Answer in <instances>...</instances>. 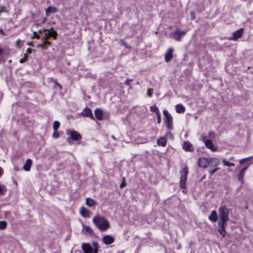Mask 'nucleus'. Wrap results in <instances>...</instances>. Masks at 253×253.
Masks as SVG:
<instances>
[{
  "instance_id": "1",
  "label": "nucleus",
  "mask_w": 253,
  "mask_h": 253,
  "mask_svg": "<svg viewBox=\"0 0 253 253\" xmlns=\"http://www.w3.org/2000/svg\"><path fill=\"white\" fill-rule=\"evenodd\" d=\"M92 221L101 231H105L110 227L108 220L103 216L96 215L93 218Z\"/></svg>"
},
{
  "instance_id": "2",
  "label": "nucleus",
  "mask_w": 253,
  "mask_h": 253,
  "mask_svg": "<svg viewBox=\"0 0 253 253\" xmlns=\"http://www.w3.org/2000/svg\"><path fill=\"white\" fill-rule=\"evenodd\" d=\"M219 214L221 221L226 222L229 220V210L225 206H221L218 209Z\"/></svg>"
},
{
  "instance_id": "3",
  "label": "nucleus",
  "mask_w": 253,
  "mask_h": 253,
  "mask_svg": "<svg viewBox=\"0 0 253 253\" xmlns=\"http://www.w3.org/2000/svg\"><path fill=\"white\" fill-rule=\"evenodd\" d=\"M66 133L67 135H70L67 139V140L69 143L71 142V140L73 141H78L82 139V136L76 130H72L70 131L69 129H67L66 130Z\"/></svg>"
},
{
  "instance_id": "4",
  "label": "nucleus",
  "mask_w": 253,
  "mask_h": 253,
  "mask_svg": "<svg viewBox=\"0 0 253 253\" xmlns=\"http://www.w3.org/2000/svg\"><path fill=\"white\" fill-rule=\"evenodd\" d=\"M180 186L182 188L185 187V183L187 181V175L188 173V168L187 167H184L180 172Z\"/></svg>"
},
{
  "instance_id": "5",
  "label": "nucleus",
  "mask_w": 253,
  "mask_h": 253,
  "mask_svg": "<svg viewBox=\"0 0 253 253\" xmlns=\"http://www.w3.org/2000/svg\"><path fill=\"white\" fill-rule=\"evenodd\" d=\"M163 114L166 118L165 123L166 124L167 128L168 129H171L172 128V117L168 111L166 110L163 111Z\"/></svg>"
},
{
  "instance_id": "6",
  "label": "nucleus",
  "mask_w": 253,
  "mask_h": 253,
  "mask_svg": "<svg viewBox=\"0 0 253 253\" xmlns=\"http://www.w3.org/2000/svg\"><path fill=\"white\" fill-rule=\"evenodd\" d=\"M187 32V30L180 31L179 29H177L171 34V37L176 41H180Z\"/></svg>"
},
{
  "instance_id": "7",
  "label": "nucleus",
  "mask_w": 253,
  "mask_h": 253,
  "mask_svg": "<svg viewBox=\"0 0 253 253\" xmlns=\"http://www.w3.org/2000/svg\"><path fill=\"white\" fill-rule=\"evenodd\" d=\"M43 31L45 32L43 36L44 40H48L50 38H53L54 40L56 39L57 33L52 28L50 30L43 29Z\"/></svg>"
},
{
  "instance_id": "8",
  "label": "nucleus",
  "mask_w": 253,
  "mask_h": 253,
  "mask_svg": "<svg viewBox=\"0 0 253 253\" xmlns=\"http://www.w3.org/2000/svg\"><path fill=\"white\" fill-rule=\"evenodd\" d=\"M81 115L82 116H83L84 117H88L92 120L94 119V118L93 117V115L92 114L91 109L87 107H86L83 110V111L81 113Z\"/></svg>"
},
{
  "instance_id": "9",
  "label": "nucleus",
  "mask_w": 253,
  "mask_h": 253,
  "mask_svg": "<svg viewBox=\"0 0 253 253\" xmlns=\"http://www.w3.org/2000/svg\"><path fill=\"white\" fill-rule=\"evenodd\" d=\"M210 158H202L198 160V166L200 167L206 168L209 166Z\"/></svg>"
},
{
  "instance_id": "10",
  "label": "nucleus",
  "mask_w": 253,
  "mask_h": 253,
  "mask_svg": "<svg viewBox=\"0 0 253 253\" xmlns=\"http://www.w3.org/2000/svg\"><path fill=\"white\" fill-rule=\"evenodd\" d=\"M226 222H219L218 223V225L219 228L218 229V232L223 237H225L226 234V232L225 231V224Z\"/></svg>"
},
{
  "instance_id": "11",
  "label": "nucleus",
  "mask_w": 253,
  "mask_h": 253,
  "mask_svg": "<svg viewBox=\"0 0 253 253\" xmlns=\"http://www.w3.org/2000/svg\"><path fill=\"white\" fill-rule=\"evenodd\" d=\"M173 52V48L172 47H170L168 49L166 53L165 54V60L167 62H169L171 60L173 55L172 53Z\"/></svg>"
},
{
  "instance_id": "12",
  "label": "nucleus",
  "mask_w": 253,
  "mask_h": 253,
  "mask_svg": "<svg viewBox=\"0 0 253 253\" xmlns=\"http://www.w3.org/2000/svg\"><path fill=\"white\" fill-rule=\"evenodd\" d=\"M244 32L243 28H240L239 30L236 31L235 32L233 33V38L231 39H233L234 41L237 40L238 39L242 37L243 35V33Z\"/></svg>"
},
{
  "instance_id": "13",
  "label": "nucleus",
  "mask_w": 253,
  "mask_h": 253,
  "mask_svg": "<svg viewBox=\"0 0 253 253\" xmlns=\"http://www.w3.org/2000/svg\"><path fill=\"white\" fill-rule=\"evenodd\" d=\"M220 161L218 159L212 157L210 158L209 166L210 168L217 167Z\"/></svg>"
},
{
  "instance_id": "14",
  "label": "nucleus",
  "mask_w": 253,
  "mask_h": 253,
  "mask_svg": "<svg viewBox=\"0 0 253 253\" xmlns=\"http://www.w3.org/2000/svg\"><path fill=\"white\" fill-rule=\"evenodd\" d=\"M82 250L84 253H92L93 251L92 247L90 244L87 243H84L82 246Z\"/></svg>"
},
{
  "instance_id": "15",
  "label": "nucleus",
  "mask_w": 253,
  "mask_h": 253,
  "mask_svg": "<svg viewBox=\"0 0 253 253\" xmlns=\"http://www.w3.org/2000/svg\"><path fill=\"white\" fill-rule=\"evenodd\" d=\"M42 43H39L37 47H41L42 49L46 50L47 49L48 46L50 45V42L47 41V40H44V38L43 37L42 38Z\"/></svg>"
},
{
  "instance_id": "16",
  "label": "nucleus",
  "mask_w": 253,
  "mask_h": 253,
  "mask_svg": "<svg viewBox=\"0 0 253 253\" xmlns=\"http://www.w3.org/2000/svg\"><path fill=\"white\" fill-rule=\"evenodd\" d=\"M183 148L186 151L193 152L194 151V148L188 141H186L184 143Z\"/></svg>"
},
{
  "instance_id": "17",
  "label": "nucleus",
  "mask_w": 253,
  "mask_h": 253,
  "mask_svg": "<svg viewBox=\"0 0 253 253\" xmlns=\"http://www.w3.org/2000/svg\"><path fill=\"white\" fill-rule=\"evenodd\" d=\"M103 243L106 245L113 243L114 241V238L111 235H105L102 239Z\"/></svg>"
},
{
  "instance_id": "18",
  "label": "nucleus",
  "mask_w": 253,
  "mask_h": 253,
  "mask_svg": "<svg viewBox=\"0 0 253 253\" xmlns=\"http://www.w3.org/2000/svg\"><path fill=\"white\" fill-rule=\"evenodd\" d=\"M209 219L212 222H216L218 220V216L216 211H212L209 216Z\"/></svg>"
},
{
  "instance_id": "19",
  "label": "nucleus",
  "mask_w": 253,
  "mask_h": 253,
  "mask_svg": "<svg viewBox=\"0 0 253 253\" xmlns=\"http://www.w3.org/2000/svg\"><path fill=\"white\" fill-rule=\"evenodd\" d=\"M94 115L96 119L101 121L103 119V113L99 108H97L94 111Z\"/></svg>"
},
{
  "instance_id": "20",
  "label": "nucleus",
  "mask_w": 253,
  "mask_h": 253,
  "mask_svg": "<svg viewBox=\"0 0 253 253\" xmlns=\"http://www.w3.org/2000/svg\"><path fill=\"white\" fill-rule=\"evenodd\" d=\"M32 161L31 159H28L26 160L25 165L23 166V169L27 171H28L31 169V167L32 166Z\"/></svg>"
},
{
  "instance_id": "21",
  "label": "nucleus",
  "mask_w": 253,
  "mask_h": 253,
  "mask_svg": "<svg viewBox=\"0 0 253 253\" xmlns=\"http://www.w3.org/2000/svg\"><path fill=\"white\" fill-rule=\"evenodd\" d=\"M80 213L83 217H90L89 211L84 207H82L80 209Z\"/></svg>"
},
{
  "instance_id": "22",
  "label": "nucleus",
  "mask_w": 253,
  "mask_h": 253,
  "mask_svg": "<svg viewBox=\"0 0 253 253\" xmlns=\"http://www.w3.org/2000/svg\"><path fill=\"white\" fill-rule=\"evenodd\" d=\"M248 167H246L241 169L239 173L238 174V179L239 181H241L242 183H243V178L245 175L246 170H247Z\"/></svg>"
},
{
  "instance_id": "23",
  "label": "nucleus",
  "mask_w": 253,
  "mask_h": 253,
  "mask_svg": "<svg viewBox=\"0 0 253 253\" xmlns=\"http://www.w3.org/2000/svg\"><path fill=\"white\" fill-rule=\"evenodd\" d=\"M167 140L165 137H160L157 140V144L159 146L165 147L166 145Z\"/></svg>"
},
{
  "instance_id": "24",
  "label": "nucleus",
  "mask_w": 253,
  "mask_h": 253,
  "mask_svg": "<svg viewBox=\"0 0 253 253\" xmlns=\"http://www.w3.org/2000/svg\"><path fill=\"white\" fill-rule=\"evenodd\" d=\"M204 141H205V146L211 150H213V144L211 141V140L208 139L205 140V138H204Z\"/></svg>"
},
{
  "instance_id": "25",
  "label": "nucleus",
  "mask_w": 253,
  "mask_h": 253,
  "mask_svg": "<svg viewBox=\"0 0 253 253\" xmlns=\"http://www.w3.org/2000/svg\"><path fill=\"white\" fill-rule=\"evenodd\" d=\"M175 109L177 113H182L185 111L184 107L181 104H177L175 106Z\"/></svg>"
},
{
  "instance_id": "26",
  "label": "nucleus",
  "mask_w": 253,
  "mask_h": 253,
  "mask_svg": "<svg viewBox=\"0 0 253 253\" xmlns=\"http://www.w3.org/2000/svg\"><path fill=\"white\" fill-rule=\"evenodd\" d=\"M57 11V9L55 7H52L49 6L47 8L45 9V12L46 15H48L51 13H55Z\"/></svg>"
},
{
  "instance_id": "27",
  "label": "nucleus",
  "mask_w": 253,
  "mask_h": 253,
  "mask_svg": "<svg viewBox=\"0 0 253 253\" xmlns=\"http://www.w3.org/2000/svg\"><path fill=\"white\" fill-rule=\"evenodd\" d=\"M95 204V202L91 198H88L86 200V204L89 207L93 206Z\"/></svg>"
},
{
  "instance_id": "28",
  "label": "nucleus",
  "mask_w": 253,
  "mask_h": 253,
  "mask_svg": "<svg viewBox=\"0 0 253 253\" xmlns=\"http://www.w3.org/2000/svg\"><path fill=\"white\" fill-rule=\"evenodd\" d=\"M83 229L90 235H92L93 234V231L90 227L84 224L83 225Z\"/></svg>"
},
{
  "instance_id": "29",
  "label": "nucleus",
  "mask_w": 253,
  "mask_h": 253,
  "mask_svg": "<svg viewBox=\"0 0 253 253\" xmlns=\"http://www.w3.org/2000/svg\"><path fill=\"white\" fill-rule=\"evenodd\" d=\"M59 126H60V123L58 121H54L53 124V130L54 131L57 130V129H58Z\"/></svg>"
},
{
  "instance_id": "30",
  "label": "nucleus",
  "mask_w": 253,
  "mask_h": 253,
  "mask_svg": "<svg viewBox=\"0 0 253 253\" xmlns=\"http://www.w3.org/2000/svg\"><path fill=\"white\" fill-rule=\"evenodd\" d=\"M7 189L5 186L3 185L0 184V194L4 195L6 192Z\"/></svg>"
},
{
  "instance_id": "31",
  "label": "nucleus",
  "mask_w": 253,
  "mask_h": 253,
  "mask_svg": "<svg viewBox=\"0 0 253 253\" xmlns=\"http://www.w3.org/2000/svg\"><path fill=\"white\" fill-rule=\"evenodd\" d=\"M222 163L224 164V166H228V167H234L235 164L232 163H230L228 161H227L225 159L222 160Z\"/></svg>"
},
{
  "instance_id": "32",
  "label": "nucleus",
  "mask_w": 253,
  "mask_h": 253,
  "mask_svg": "<svg viewBox=\"0 0 253 253\" xmlns=\"http://www.w3.org/2000/svg\"><path fill=\"white\" fill-rule=\"evenodd\" d=\"M7 222L5 221H0V229L3 230L6 228L7 226Z\"/></svg>"
},
{
  "instance_id": "33",
  "label": "nucleus",
  "mask_w": 253,
  "mask_h": 253,
  "mask_svg": "<svg viewBox=\"0 0 253 253\" xmlns=\"http://www.w3.org/2000/svg\"><path fill=\"white\" fill-rule=\"evenodd\" d=\"M150 110L152 112H155L156 114L160 113L158 108L156 106H151Z\"/></svg>"
},
{
  "instance_id": "34",
  "label": "nucleus",
  "mask_w": 253,
  "mask_h": 253,
  "mask_svg": "<svg viewBox=\"0 0 253 253\" xmlns=\"http://www.w3.org/2000/svg\"><path fill=\"white\" fill-rule=\"evenodd\" d=\"M215 168L213 169H212L211 168H210V169H209V171L210 172V173L211 174V175L213 174L214 173H215L218 170H219L220 169L218 167H214Z\"/></svg>"
},
{
  "instance_id": "35",
  "label": "nucleus",
  "mask_w": 253,
  "mask_h": 253,
  "mask_svg": "<svg viewBox=\"0 0 253 253\" xmlns=\"http://www.w3.org/2000/svg\"><path fill=\"white\" fill-rule=\"evenodd\" d=\"M27 59H28V55L27 54H24V58L20 59V62L21 63H24L27 60Z\"/></svg>"
},
{
  "instance_id": "36",
  "label": "nucleus",
  "mask_w": 253,
  "mask_h": 253,
  "mask_svg": "<svg viewBox=\"0 0 253 253\" xmlns=\"http://www.w3.org/2000/svg\"><path fill=\"white\" fill-rule=\"evenodd\" d=\"M120 43L122 45L125 46L126 47H127L128 45H127L126 42L123 39H121L120 40Z\"/></svg>"
},
{
  "instance_id": "37",
  "label": "nucleus",
  "mask_w": 253,
  "mask_h": 253,
  "mask_svg": "<svg viewBox=\"0 0 253 253\" xmlns=\"http://www.w3.org/2000/svg\"><path fill=\"white\" fill-rule=\"evenodd\" d=\"M126 186V183L125 182V178H123V181L122 182V183L120 185V188L121 189L124 188Z\"/></svg>"
},
{
  "instance_id": "38",
  "label": "nucleus",
  "mask_w": 253,
  "mask_h": 253,
  "mask_svg": "<svg viewBox=\"0 0 253 253\" xmlns=\"http://www.w3.org/2000/svg\"><path fill=\"white\" fill-rule=\"evenodd\" d=\"M59 133L58 132L57 130L54 131L53 134H52V137L54 138H57L59 137Z\"/></svg>"
},
{
  "instance_id": "39",
  "label": "nucleus",
  "mask_w": 253,
  "mask_h": 253,
  "mask_svg": "<svg viewBox=\"0 0 253 253\" xmlns=\"http://www.w3.org/2000/svg\"><path fill=\"white\" fill-rule=\"evenodd\" d=\"M34 38H36V39H39L40 38V36H39L37 32H34L33 35L32 37V39H34Z\"/></svg>"
},
{
  "instance_id": "40",
  "label": "nucleus",
  "mask_w": 253,
  "mask_h": 253,
  "mask_svg": "<svg viewBox=\"0 0 253 253\" xmlns=\"http://www.w3.org/2000/svg\"><path fill=\"white\" fill-rule=\"evenodd\" d=\"M153 93V89L152 88H149V89H148V91H147V95L149 97H151Z\"/></svg>"
},
{
  "instance_id": "41",
  "label": "nucleus",
  "mask_w": 253,
  "mask_h": 253,
  "mask_svg": "<svg viewBox=\"0 0 253 253\" xmlns=\"http://www.w3.org/2000/svg\"><path fill=\"white\" fill-rule=\"evenodd\" d=\"M157 123L160 124L161 122V115L160 112L159 113H157Z\"/></svg>"
},
{
  "instance_id": "42",
  "label": "nucleus",
  "mask_w": 253,
  "mask_h": 253,
  "mask_svg": "<svg viewBox=\"0 0 253 253\" xmlns=\"http://www.w3.org/2000/svg\"><path fill=\"white\" fill-rule=\"evenodd\" d=\"M251 159V157H249V158H247L241 159L240 161V164H243L245 161H246L247 160H248L249 159Z\"/></svg>"
},
{
  "instance_id": "43",
  "label": "nucleus",
  "mask_w": 253,
  "mask_h": 253,
  "mask_svg": "<svg viewBox=\"0 0 253 253\" xmlns=\"http://www.w3.org/2000/svg\"><path fill=\"white\" fill-rule=\"evenodd\" d=\"M132 81L131 79H127L125 83V84L127 85H130L131 82Z\"/></svg>"
},
{
  "instance_id": "44",
  "label": "nucleus",
  "mask_w": 253,
  "mask_h": 253,
  "mask_svg": "<svg viewBox=\"0 0 253 253\" xmlns=\"http://www.w3.org/2000/svg\"><path fill=\"white\" fill-rule=\"evenodd\" d=\"M92 245H93V246L94 247V249H98V248H99V246H98V244L97 242H93L92 243Z\"/></svg>"
},
{
  "instance_id": "45",
  "label": "nucleus",
  "mask_w": 253,
  "mask_h": 253,
  "mask_svg": "<svg viewBox=\"0 0 253 253\" xmlns=\"http://www.w3.org/2000/svg\"><path fill=\"white\" fill-rule=\"evenodd\" d=\"M215 133L213 131H211L209 132V136L210 138H213L214 136Z\"/></svg>"
},
{
  "instance_id": "46",
  "label": "nucleus",
  "mask_w": 253,
  "mask_h": 253,
  "mask_svg": "<svg viewBox=\"0 0 253 253\" xmlns=\"http://www.w3.org/2000/svg\"><path fill=\"white\" fill-rule=\"evenodd\" d=\"M32 49L30 48H28L27 49V52L30 54L32 53Z\"/></svg>"
},
{
  "instance_id": "47",
  "label": "nucleus",
  "mask_w": 253,
  "mask_h": 253,
  "mask_svg": "<svg viewBox=\"0 0 253 253\" xmlns=\"http://www.w3.org/2000/svg\"><path fill=\"white\" fill-rule=\"evenodd\" d=\"M191 19L193 20L195 18L194 13L193 12H191Z\"/></svg>"
},
{
  "instance_id": "48",
  "label": "nucleus",
  "mask_w": 253,
  "mask_h": 253,
  "mask_svg": "<svg viewBox=\"0 0 253 253\" xmlns=\"http://www.w3.org/2000/svg\"><path fill=\"white\" fill-rule=\"evenodd\" d=\"M20 42H21V41H20V40H18V41H17V42H16V43H17V45H18V46L19 47H20V44H19Z\"/></svg>"
},
{
  "instance_id": "49",
  "label": "nucleus",
  "mask_w": 253,
  "mask_h": 253,
  "mask_svg": "<svg viewBox=\"0 0 253 253\" xmlns=\"http://www.w3.org/2000/svg\"><path fill=\"white\" fill-rule=\"evenodd\" d=\"M55 84L57 85H58L59 86V87L60 88V89H62V86L60 84H59L56 81L55 82Z\"/></svg>"
},
{
  "instance_id": "50",
  "label": "nucleus",
  "mask_w": 253,
  "mask_h": 253,
  "mask_svg": "<svg viewBox=\"0 0 253 253\" xmlns=\"http://www.w3.org/2000/svg\"><path fill=\"white\" fill-rule=\"evenodd\" d=\"M92 253H98V249H94V250L92 251Z\"/></svg>"
},
{
  "instance_id": "51",
  "label": "nucleus",
  "mask_w": 253,
  "mask_h": 253,
  "mask_svg": "<svg viewBox=\"0 0 253 253\" xmlns=\"http://www.w3.org/2000/svg\"><path fill=\"white\" fill-rule=\"evenodd\" d=\"M3 52V49L2 48H0V55H1Z\"/></svg>"
},
{
  "instance_id": "52",
  "label": "nucleus",
  "mask_w": 253,
  "mask_h": 253,
  "mask_svg": "<svg viewBox=\"0 0 253 253\" xmlns=\"http://www.w3.org/2000/svg\"><path fill=\"white\" fill-rule=\"evenodd\" d=\"M28 44L30 46H34V44L32 42L28 43Z\"/></svg>"
},
{
  "instance_id": "53",
  "label": "nucleus",
  "mask_w": 253,
  "mask_h": 253,
  "mask_svg": "<svg viewBox=\"0 0 253 253\" xmlns=\"http://www.w3.org/2000/svg\"><path fill=\"white\" fill-rule=\"evenodd\" d=\"M43 32H44L43 31V30H39V31L37 33L42 34Z\"/></svg>"
},
{
  "instance_id": "54",
  "label": "nucleus",
  "mask_w": 253,
  "mask_h": 253,
  "mask_svg": "<svg viewBox=\"0 0 253 253\" xmlns=\"http://www.w3.org/2000/svg\"><path fill=\"white\" fill-rule=\"evenodd\" d=\"M2 173V169L1 168H0V176L1 175Z\"/></svg>"
},
{
  "instance_id": "55",
  "label": "nucleus",
  "mask_w": 253,
  "mask_h": 253,
  "mask_svg": "<svg viewBox=\"0 0 253 253\" xmlns=\"http://www.w3.org/2000/svg\"><path fill=\"white\" fill-rule=\"evenodd\" d=\"M0 33H1L3 35H4V32L3 31V30L2 29H0Z\"/></svg>"
},
{
  "instance_id": "56",
  "label": "nucleus",
  "mask_w": 253,
  "mask_h": 253,
  "mask_svg": "<svg viewBox=\"0 0 253 253\" xmlns=\"http://www.w3.org/2000/svg\"><path fill=\"white\" fill-rule=\"evenodd\" d=\"M35 25L36 26V27H39V25H40V24L38 23V24H36Z\"/></svg>"
},
{
  "instance_id": "57",
  "label": "nucleus",
  "mask_w": 253,
  "mask_h": 253,
  "mask_svg": "<svg viewBox=\"0 0 253 253\" xmlns=\"http://www.w3.org/2000/svg\"><path fill=\"white\" fill-rule=\"evenodd\" d=\"M168 134H169V135H171L170 132H168V133H167V135H168Z\"/></svg>"
},
{
  "instance_id": "58",
  "label": "nucleus",
  "mask_w": 253,
  "mask_h": 253,
  "mask_svg": "<svg viewBox=\"0 0 253 253\" xmlns=\"http://www.w3.org/2000/svg\"><path fill=\"white\" fill-rule=\"evenodd\" d=\"M46 20V18H45L44 20H43V21L42 22V23H44Z\"/></svg>"
},
{
  "instance_id": "59",
  "label": "nucleus",
  "mask_w": 253,
  "mask_h": 253,
  "mask_svg": "<svg viewBox=\"0 0 253 253\" xmlns=\"http://www.w3.org/2000/svg\"><path fill=\"white\" fill-rule=\"evenodd\" d=\"M234 159V158L233 157H231L230 160H233Z\"/></svg>"
}]
</instances>
